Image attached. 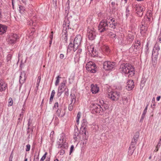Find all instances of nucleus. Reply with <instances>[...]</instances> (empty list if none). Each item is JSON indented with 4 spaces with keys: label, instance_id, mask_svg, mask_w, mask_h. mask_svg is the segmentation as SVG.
I'll return each mask as SVG.
<instances>
[{
    "label": "nucleus",
    "instance_id": "9d476101",
    "mask_svg": "<svg viewBox=\"0 0 161 161\" xmlns=\"http://www.w3.org/2000/svg\"><path fill=\"white\" fill-rule=\"evenodd\" d=\"M19 38V36L16 34H11L8 36V42L10 44H14L16 42L17 40Z\"/></svg>",
    "mask_w": 161,
    "mask_h": 161
},
{
    "label": "nucleus",
    "instance_id": "3c124183",
    "mask_svg": "<svg viewBox=\"0 0 161 161\" xmlns=\"http://www.w3.org/2000/svg\"><path fill=\"white\" fill-rule=\"evenodd\" d=\"M161 144V143H160L159 142L156 147V148H157V149L156 150V152L158 151V149L160 147Z\"/></svg>",
    "mask_w": 161,
    "mask_h": 161
},
{
    "label": "nucleus",
    "instance_id": "f704fd0d",
    "mask_svg": "<svg viewBox=\"0 0 161 161\" xmlns=\"http://www.w3.org/2000/svg\"><path fill=\"white\" fill-rule=\"evenodd\" d=\"M26 80V77H20L19 78V82L20 84L23 83Z\"/></svg>",
    "mask_w": 161,
    "mask_h": 161
},
{
    "label": "nucleus",
    "instance_id": "69168bd1",
    "mask_svg": "<svg viewBox=\"0 0 161 161\" xmlns=\"http://www.w3.org/2000/svg\"><path fill=\"white\" fill-rule=\"evenodd\" d=\"M148 14V15H147V17H152V14L151 12V11H150L149 12H148V14Z\"/></svg>",
    "mask_w": 161,
    "mask_h": 161
},
{
    "label": "nucleus",
    "instance_id": "8fccbe9b",
    "mask_svg": "<svg viewBox=\"0 0 161 161\" xmlns=\"http://www.w3.org/2000/svg\"><path fill=\"white\" fill-rule=\"evenodd\" d=\"M109 35L110 36H113V38H117L115 34H114L113 32H110L109 33Z\"/></svg>",
    "mask_w": 161,
    "mask_h": 161
},
{
    "label": "nucleus",
    "instance_id": "412c9836",
    "mask_svg": "<svg viewBox=\"0 0 161 161\" xmlns=\"http://www.w3.org/2000/svg\"><path fill=\"white\" fill-rule=\"evenodd\" d=\"M128 87V90H132L134 87L133 81L132 80H129L127 82V85L126 86Z\"/></svg>",
    "mask_w": 161,
    "mask_h": 161
},
{
    "label": "nucleus",
    "instance_id": "4d7b16f0",
    "mask_svg": "<svg viewBox=\"0 0 161 161\" xmlns=\"http://www.w3.org/2000/svg\"><path fill=\"white\" fill-rule=\"evenodd\" d=\"M16 0H12V6L13 9H14V4L15 3Z\"/></svg>",
    "mask_w": 161,
    "mask_h": 161
},
{
    "label": "nucleus",
    "instance_id": "774afa93",
    "mask_svg": "<svg viewBox=\"0 0 161 161\" xmlns=\"http://www.w3.org/2000/svg\"><path fill=\"white\" fill-rule=\"evenodd\" d=\"M13 157V155L12 154V155H10L9 158V161H12Z\"/></svg>",
    "mask_w": 161,
    "mask_h": 161
},
{
    "label": "nucleus",
    "instance_id": "a878e982",
    "mask_svg": "<svg viewBox=\"0 0 161 161\" xmlns=\"http://www.w3.org/2000/svg\"><path fill=\"white\" fill-rule=\"evenodd\" d=\"M7 27L2 25L0 24V35H2L6 32Z\"/></svg>",
    "mask_w": 161,
    "mask_h": 161
},
{
    "label": "nucleus",
    "instance_id": "a19ab883",
    "mask_svg": "<svg viewBox=\"0 0 161 161\" xmlns=\"http://www.w3.org/2000/svg\"><path fill=\"white\" fill-rule=\"evenodd\" d=\"M47 154V152H46L42 156V157L41 158L40 161H44L46 158V155Z\"/></svg>",
    "mask_w": 161,
    "mask_h": 161
},
{
    "label": "nucleus",
    "instance_id": "ddd939ff",
    "mask_svg": "<svg viewBox=\"0 0 161 161\" xmlns=\"http://www.w3.org/2000/svg\"><path fill=\"white\" fill-rule=\"evenodd\" d=\"M81 40L82 37L80 35H78L76 36L74 41V43L75 45V46L76 48H77L80 45Z\"/></svg>",
    "mask_w": 161,
    "mask_h": 161
},
{
    "label": "nucleus",
    "instance_id": "c9c22d12",
    "mask_svg": "<svg viewBox=\"0 0 161 161\" xmlns=\"http://www.w3.org/2000/svg\"><path fill=\"white\" fill-rule=\"evenodd\" d=\"M125 13H126V14H125L126 18H127L129 16L130 14V10L128 8V6L126 8Z\"/></svg>",
    "mask_w": 161,
    "mask_h": 161
},
{
    "label": "nucleus",
    "instance_id": "de8ad7c7",
    "mask_svg": "<svg viewBox=\"0 0 161 161\" xmlns=\"http://www.w3.org/2000/svg\"><path fill=\"white\" fill-rule=\"evenodd\" d=\"M92 52L93 55L94 56H95L97 54V53H96V51L95 50H94V47L92 48Z\"/></svg>",
    "mask_w": 161,
    "mask_h": 161
},
{
    "label": "nucleus",
    "instance_id": "4468645a",
    "mask_svg": "<svg viewBox=\"0 0 161 161\" xmlns=\"http://www.w3.org/2000/svg\"><path fill=\"white\" fill-rule=\"evenodd\" d=\"M8 88L7 83L3 80L0 81V92H4Z\"/></svg>",
    "mask_w": 161,
    "mask_h": 161
},
{
    "label": "nucleus",
    "instance_id": "39448f33",
    "mask_svg": "<svg viewBox=\"0 0 161 161\" xmlns=\"http://www.w3.org/2000/svg\"><path fill=\"white\" fill-rule=\"evenodd\" d=\"M133 7L139 16L141 17L143 15V11L145 9L144 6L136 4L133 5Z\"/></svg>",
    "mask_w": 161,
    "mask_h": 161
},
{
    "label": "nucleus",
    "instance_id": "5fc2aeb1",
    "mask_svg": "<svg viewBox=\"0 0 161 161\" xmlns=\"http://www.w3.org/2000/svg\"><path fill=\"white\" fill-rule=\"evenodd\" d=\"M147 105L146 107L144 109L143 113V114H143L146 115V113L147 112Z\"/></svg>",
    "mask_w": 161,
    "mask_h": 161
},
{
    "label": "nucleus",
    "instance_id": "e2e57ef3",
    "mask_svg": "<svg viewBox=\"0 0 161 161\" xmlns=\"http://www.w3.org/2000/svg\"><path fill=\"white\" fill-rule=\"evenodd\" d=\"M67 90H65V95L67 96H68L69 94V90L68 88L66 89Z\"/></svg>",
    "mask_w": 161,
    "mask_h": 161
},
{
    "label": "nucleus",
    "instance_id": "c03bdc74",
    "mask_svg": "<svg viewBox=\"0 0 161 161\" xmlns=\"http://www.w3.org/2000/svg\"><path fill=\"white\" fill-rule=\"evenodd\" d=\"M56 114L58 116V117H60L61 115V110L58 109L57 110L56 113Z\"/></svg>",
    "mask_w": 161,
    "mask_h": 161
},
{
    "label": "nucleus",
    "instance_id": "37998d69",
    "mask_svg": "<svg viewBox=\"0 0 161 161\" xmlns=\"http://www.w3.org/2000/svg\"><path fill=\"white\" fill-rule=\"evenodd\" d=\"M111 0L113 1L111 3V5H112L113 7H114V6L116 3L117 5H118V4L117 3V0Z\"/></svg>",
    "mask_w": 161,
    "mask_h": 161
},
{
    "label": "nucleus",
    "instance_id": "72a5a7b5",
    "mask_svg": "<svg viewBox=\"0 0 161 161\" xmlns=\"http://www.w3.org/2000/svg\"><path fill=\"white\" fill-rule=\"evenodd\" d=\"M122 101H123V104H125L126 103H128V98L126 96L122 97Z\"/></svg>",
    "mask_w": 161,
    "mask_h": 161
},
{
    "label": "nucleus",
    "instance_id": "f8f14e48",
    "mask_svg": "<svg viewBox=\"0 0 161 161\" xmlns=\"http://www.w3.org/2000/svg\"><path fill=\"white\" fill-rule=\"evenodd\" d=\"M63 29L62 30V37L64 41L67 42V28L66 23H64L63 24Z\"/></svg>",
    "mask_w": 161,
    "mask_h": 161
},
{
    "label": "nucleus",
    "instance_id": "0e129e2a",
    "mask_svg": "<svg viewBox=\"0 0 161 161\" xmlns=\"http://www.w3.org/2000/svg\"><path fill=\"white\" fill-rule=\"evenodd\" d=\"M135 44H141L140 41L138 40H136L135 41Z\"/></svg>",
    "mask_w": 161,
    "mask_h": 161
},
{
    "label": "nucleus",
    "instance_id": "f3484780",
    "mask_svg": "<svg viewBox=\"0 0 161 161\" xmlns=\"http://www.w3.org/2000/svg\"><path fill=\"white\" fill-rule=\"evenodd\" d=\"M112 18L110 14H107L104 17L103 19L102 20L109 24L110 23L111 19Z\"/></svg>",
    "mask_w": 161,
    "mask_h": 161
},
{
    "label": "nucleus",
    "instance_id": "1a4fd4ad",
    "mask_svg": "<svg viewBox=\"0 0 161 161\" xmlns=\"http://www.w3.org/2000/svg\"><path fill=\"white\" fill-rule=\"evenodd\" d=\"M120 96L119 92H112L108 94V97L113 101L118 100Z\"/></svg>",
    "mask_w": 161,
    "mask_h": 161
},
{
    "label": "nucleus",
    "instance_id": "7c9ffc66",
    "mask_svg": "<svg viewBox=\"0 0 161 161\" xmlns=\"http://www.w3.org/2000/svg\"><path fill=\"white\" fill-rule=\"evenodd\" d=\"M139 136L140 133L139 132H136L132 140H133V141H135L136 142H137L138 140Z\"/></svg>",
    "mask_w": 161,
    "mask_h": 161
},
{
    "label": "nucleus",
    "instance_id": "4be33fe9",
    "mask_svg": "<svg viewBox=\"0 0 161 161\" xmlns=\"http://www.w3.org/2000/svg\"><path fill=\"white\" fill-rule=\"evenodd\" d=\"M91 91L93 94H96L99 91V87L97 85H91Z\"/></svg>",
    "mask_w": 161,
    "mask_h": 161
},
{
    "label": "nucleus",
    "instance_id": "09e8293b",
    "mask_svg": "<svg viewBox=\"0 0 161 161\" xmlns=\"http://www.w3.org/2000/svg\"><path fill=\"white\" fill-rule=\"evenodd\" d=\"M31 146L30 144H27L26 146V152L29 151L30 149Z\"/></svg>",
    "mask_w": 161,
    "mask_h": 161
},
{
    "label": "nucleus",
    "instance_id": "6e6d98bb",
    "mask_svg": "<svg viewBox=\"0 0 161 161\" xmlns=\"http://www.w3.org/2000/svg\"><path fill=\"white\" fill-rule=\"evenodd\" d=\"M39 153H38V155L37 157L35 158H34V161H36V160L38 161L39 159Z\"/></svg>",
    "mask_w": 161,
    "mask_h": 161
},
{
    "label": "nucleus",
    "instance_id": "13d9d810",
    "mask_svg": "<svg viewBox=\"0 0 161 161\" xmlns=\"http://www.w3.org/2000/svg\"><path fill=\"white\" fill-rule=\"evenodd\" d=\"M53 97H54L50 96V100H49V103L50 104L53 101Z\"/></svg>",
    "mask_w": 161,
    "mask_h": 161
},
{
    "label": "nucleus",
    "instance_id": "864d4df0",
    "mask_svg": "<svg viewBox=\"0 0 161 161\" xmlns=\"http://www.w3.org/2000/svg\"><path fill=\"white\" fill-rule=\"evenodd\" d=\"M74 146L73 145H72L70 147V152H69V155H70L71 154V153L72 152L73 150L74 149Z\"/></svg>",
    "mask_w": 161,
    "mask_h": 161
},
{
    "label": "nucleus",
    "instance_id": "052dcab7",
    "mask_svg": "<svg viewBox=\"0 0 161 161\" xmlns=\"http://www.w3.org/2000/svg\"><path fill=\"white\" fill-rule=\"evenodd\" d=\"M65 112L63 111H61V115L60 117H63L64 114H65Z\"/></svg>",
    "mask_w": 161,
    "mask_h": 161
},
{
    "label": "nucleus",
    "instance_id": "f03ea898",
    "mask_svg": "<svg viewBox=\"0 0 161 161\" xmlns=\"http://www.w3.org/2000/svg\"><path fill=\"white\" fill-rule=\"evenodd\" d=\"M63 136L64 135L63 134H61L60 137H58L59 138V140L57 142L58 145V148L61 149L59 152L60 154L61 155H64L65 153L64 150L63 149H66L68 147L67 143L65 142H64V138H63Z\"/></svg>",
    "mask_w": 161,
    "mask_h": 161
},
{
    "label": "nucleus",
    "instance_id": "e433bc0d",
    "mask_svg": "<svg viewBox=\"0 0 161 161\" xmlns=\"http://www.w3.org/2000/svg\"><path fill=\"white\" fill-rule=\"evenodd\" d=\"M19 11L20 13H23L25 10V8L22 6L20 5L19 6Z\"/></svg>",
    "mask_w": 161,
    "mask_h": 161
},
{
    "label": "nucleus",
    "instance_id": "603ef678",
    "mask_svg": "<svg viewBox=\"0 0 161 161\" xmlns=\"http://www.w3.org/2000/svg\"><path fill=\"white\" fill-rule=\"evenodd\" d=\"M25 72L24 71L21 72L20 75V77H25Z\"/></svg>",
    "mask_w": 161,
    "mask_h": 161
},
{
    "label": "nucleus",
    "instance_id": "0eeeda50",
    "mask_svg": "<svg viewBox=\"0 0 161 161\" xmlns=\"http://www.w3.org/2000/svg\"><path fill=\"white\" fill-rule=\"evenodd\" d=\"M115 63L109 61H106L103 64V68L106 70H111L115 67Z\"/></svg>",
    "mask_w": 161,
    "mask_h": 161
},
{
    "label": "nucleus",
    "instance_id": "aec40b11",
    "mask_svg": "<svg viewBox=\"0 0 161 161\" xmlns=\"http://www.w3.org/2000/svg\"><path fill=\"white\" fill-rule=\"evenodd\" d=\"M75 45L74 43L73 44L71 42H70L68 47L67 50V52H69L72 50L74 52H75L77 49V48H75Z\"/></svg>",
    "mask_w": 161,
    "mask_h": 161
},
{
    "label": "nucleus",
    "instance_id": "c85d7f7f",
    "mask_svg": "<svg viewBox=\"0 0 161 161\" xmlns=\"http://www.w3.org/2000/svg\"><path fill=\"white\" fill-rule=\"evenodd\" d=\"M102 102H103V104H102L101 106H102V110L103 111V114L104 113L106 110L108 108V106L107 104L104 103V101L103 100H102Z\"/></svg>",
    "mask_w": 161,
    "mask_h": 161
},
{
    "label": "nucleus",
    "instance_id": "b1692460",
    "mask_svg": "<svg viewBox=\"0 0 161 161\" xmlns=\"http://www.w3.org/2000/svg\"><path fill=\"white\" fill-rule=\"evenodd\" d=\"M67 81L66 80H64L63 82L60 84V86L58 87V90L62 91L66 90V88H64V87L65 86Z\"/></svg>",
    "mask_w": 161,
    "mask_h": 161
},
{
    "label": "nucleus",
    "instance_id": "bf43d9fd",
    "mask_svg": "<svg viewBox=\"0 0 161 161\" xmlns=\"http://www.w3.org/2000/svg\"><path fill=\"white\" fill-rule=\"evenodd\" d=\"M10 100V99H9V100ZM8 103H9V105L10 106H12V105H13V100H12V99H10V100L9 102H8Z\"/></svg>",
    "mask_w": 161,
    "mask_h": 161
},
{
    "label": "nucleus",
    "instance_id": "49530a36",
    "mask_svg": "<svg viewBox=\"0 0 161 161\" xmlns=\"http://www.w3.org/2000/svg\"><path fill=\"white\" fill-rule=\"evenodd\" d=\"M58 105H59L58 103V102H56L55 103L53 107V109H54V108L57 109V108H58Z\"/></svg>",
    "mask_w": 161,
    "mask_h": 161
},
{
    "label": "nucleus",
    "instance_id": "cd10ccee",
    "mask_svg": "<svg viewBox=\"0 0 161 161\" xmlns=\"http://www.w3.org/2000/svg\"><path fill=\"white\" fill-rule=\"evenodd\" d=\"M160 49V47L157 43L156 42L154 45V46L153 49V53H156L155 51H157V53H159L158 52Z\"/></svg>",
    "mask_w": 161,
    "mask_h": 161
},
{
    "label": "nucleus",
    "instance_id": "7ed1b4c3",
    "mask_svg": "<svg viewBox=\"0 0 161 161\" xmlns=\"http://www.w3.org/2000/svg\"><path fill=\"white\" fill-rule=\"evenodd\" d=\"M102 106L97 104H94L92 107V113L93 114H98L100 115L103 114Z\"/></svg>",
    "mask_w": 161,
    "mask_h": 161
},
{
    "label": "nucleus",
    "instance_id": "393cba45",
    "mask_svg": "<svg viewBox=\"0 0 161 161\" xmlns=\"http://www.w3.org/2000/svg\"><path fill=\"white\" fill-rule=\"evenodd\" d=\"M79 134H81L80 133V132H79L78 129H75L74 135V138L75 141H77L78 138H80V135Z\"/></svg>",
    "mask_w": 161,
    "mask_h": 161
},
{
    "label": "nucleus",
    "instance_id": "6ab92c4d",
    "mask_svg": "<svg viewBox=\"0 0 161 161\" xmlns=\"http://www.w3.org/2000/svg\"><path fill=\"white\" fill-rule=\"evenodd\" d=\"M147 27L146 25L142 24V25L140 26V33L142 35L146 33L147 30Z\"/></svg>",
    "mask_w": 161,
    "mask_h": 161
},
{
    "label": "nucleus",
    "instance_id": "2eb2a0df",
    "mask_svg": "<svg viewBox=\"0 0 161 161\" xmlns=\"http://www.w3.org/2000/svg\"><path fill=\"white\" fill-rule=\"evenodd\" d=\"M141 44H135L133 46H132L129 49V51L130 52H136L140 51L141 49Z\"/></svg>",
    "mask_w": 161,
    "mask_h": 161
},
{
    "label": "nucleus",
    "instance_id": "6e6552de",
    "mask_svg": "<svg viewBox=\"0 0 161 161\" xmlns=\"http://www.w3.org/2000/svg\"><path fill=\"white\" fill-rule=\"evenodd\" d=\"M108 24L101 20L98 27V30L100 33L107 31L108 29Z\"/></svg>",
    "mask_w": 161,
    "mask_h": 161
},
{
    "label": "nucleus",
    "instance_id": "9b49d317",
    "mask_svg": "<svg viewBox=\"0 0 161 161\" xmlns=\"http://www.w3.org/2000/svg\"><path fill=\"white\" fill-rule=\"evenodd\" d=\"M131 66V65L128 64H123L120 66V71L121 73H124L125 74H126L127 73L128 70L130 68Z\"/></svg>",
    "mask_w": 161,
    "mask_h": 161
},
{
    "label": "nucleus",
    "instance_id": "a18cd8bd",
    "mask_svg": "<svg viewBox=\"0 0 161 161\" xmlns=\"http://www.w3.org/2000/svg\"><path fill=\"white\" fill-rule=\"evenodd\" d=\"M68 109H69V110L70 111H72V110L73 109V105L72 104V103H70L69 105V106H68Z\"/></svg>",
    "mask_w": 161,
    "mask_h": 161
},
{
    "label": "nucleus",
    "instance_id": "ea45409f",
    "mask_svg": "<svg viewBox=\"0 0 161 161\" xmlns=\"http://www.w3.org/2000/svg\"><path fill=\"white\" fill-rule=\"evenodd\" d=\"M28 124H27V125H28L27 129L29 130L30 129L29 126H30V125H31V124L32 123V120H31V118H30L29 119H28Z\"/></svg>",
    "mask_w": 161,
    "mask_h": 161
},
{
    "label": "nucleus",
    "instance_id": "f257e3e1",
    "mask_svg": "<svg viewBox=\"0 0 161 161\" xmlns=\"http://www.w3.org/2000/svg\"><path fill=\"white\" fill-rule=\"evenodd\" d=\"M87 124L88 123L86 120L84 119L82 120L80 133L81 134L82 136V139L83 140V145L86 143L88 137L89 133L86 130Z\"/></svg>",
    "mask_w": 161,
    "mask_h": 161
},
{
    "label": "nucleus",
    "instance_id": "bb28decb",
    "mask_svg": "<svg viewBox=\"0 0 161 161\" xmlns=\"http://www.w3.org/2000/svg\"><path fill=\"white\" fill-rule=\"evenodd\" d=\"M158 54L159 53H153L152 52V61L153 62L155 63L157 61L158 59Z\"/></svg>",
    "mask_w": 161,
    "mask_h": 161
},
{
    "label": "nucleus",
    "instance_id": "423d86ee",
    "mask_svg": "<svg viewBox=\"0 0 161 161\" xmlns=\"http://www.w3.org/2000/svg\"><path fill=\"white\" fill-rule=\"evenodd\" d=\"M87 36L90 40H93L95 38V30L92 27H88L87 29Z\"/></svg>",
    "mask_w": 161,
    "mask_h": 161
},
{
    "label": "nucleus",
    "instance_id": "2f4dec72",
    "mask_svg": "<svg viewBox=\"0 0 161 161\" xmlns=\"http://www.w3.org/2000/svg\"><path fill=\"white\" fill-rule=\"evenodd\" d=\"M135 148L133 147H131L130 148V147L129 148V151H128V154L129 155L131 156L134 152Z\"/></svg>",
    "mask_w": 161,
    "mask_h": 161
},
{
    "label": "nucleus",
    "instance_id": "473e14b6",
    "mask_svg": "<svg viewBox=\"0 0 161 161\" xmlns=\"http://www.w3.org/2000/svg\"><path fill=\"white\" fill-rule=\"evenodd\" d=\"M136 143L137 142L132 140L130 146V148L131 147L135 148V146L136 145Z\"/></svg>",
    "mask_w": 161,
    "mask_h": 161
},
{
    "label": "nucleus",
    "instance_id": "680f3d73",
    "mask_svg": "<svg viewBox=\"0 0 161 161\" xmlns=\"http://www.w3.org/2000/svg\"><path fill=\"white\" fill-rule=\"evenodd\" d=\"M55 93V91L54 90H52L51 93V96L54 97Z\"/></svg>",
    "mask_w": 161,
    "mask_h": 161
},
{
    "label": "nucleus",
    "instance_id": "4c0bfd02",
    "mask_svg": "<svg viewBox=\"0 0 161 161\" xmlns=\"http://www.w3.org/2000/svg\"><path fill=\"white\" fill-rule=\"evenodd\" d=\"M61 78V77L59 75H58L56 77V80L55 83V85L56 86H57L59 82V79Z\"/></svg>",
    "mask_w": 161,
    "mask_h": 161
},
{
    "label": "nucleus",
    "instance_id": "c756f323",
    "mask_svg": "<svg viewBox=\"0 0 161 161\" xmlns=\"http://www.w3.org/2000/svg\"><path fill=\"white\" fill-rule=\"evenodd\" d=\"M12 58V55L10 54L8 55L6 58L7 66L11 64V60Z\"/></svg>",
    "mask_w": 161,
    "mask_h": 161
},
{
    "label": "nucleus",
    "instance_id": "5701e85b",
    "mask_svg": "<svg viewBox=\"0 0 161 161\" xmlns=\"http://www.w3.org/2000/svg\"><path fill=\"white\" fill-rule=\"evenodd\" d=\"M134 69V67L131 65L130 68L128 70L127 73L126 74H128V76H130L131 77L133 76L135 73V71Z\"/></svg>",
    "mask_w": 161,
    "mask_h": 161
},
{
    "label": "nucleus",
    "instance_id": "338daca9",
    "mask_svg": "<svg viewBox=\"0 0 161 161\" xmlns=\"http://www.w3.org/2000/svg\"><path fill=\"white\" fill-rule=\"evenodd\" d=\"M81 116V114L80 112H78L77 114V119H80Z\"/></svg>",
    "mask_w": 161,
    "mask_h": 161
},
{
    "label": "nucleus",
    "instance_id": "79ce46f5",
    "mask_svg": "<svg viewBox=\"0 0 161 161\" xmlns=\"http://www.w3.org/2000/svg\"><path fill=\"white\" fill-rule=\"evenodd\" d=\"M64 92V91H61V90H58V92H57V96L58 97H59L61 95V94H62V93H63Z\"/></svg>",
    "mask_w": 161,
    "mask_h": 161
},
{
    "label": "nucleus",
    "instance_id": "58836bf2",
    "mask_svg": "<svg viewBox=\"0 0 161 161\" xmlns=\"http://www.w3.org/2000/svg\"><path fill=\"white\" fill-rule=\"evenodd\" d=\"M70 97H71V103H73V101H74V99L75 100L74 101V103L75 102V94L72 95L71 94L70 95Z\"/></svg>",
    "mask_w": 161,
    "mask_h": 161
},
{
    "label": "nucleus",
    "instance_id": "20e7f679",
    "mask_svg": "<svg viewBox=\"0 0 161 161\" xmlns=\"http://www.w3.org/2000/svg\"><path fill=\"white\" fill-rule=\"evenodd\" d=\"M86 70L92 73H95L97 71V67L96 64L92 61H89L88 62L86 65Z\"/></svg>",
    "mask_w": 161,
    "mask_h": 161
},
{
    "label": "nucleus",
    "instance_id": "dca6fc26",
    "mask_svg": "<svg viewBox=\"0 0 161 161\" xmlns=\"http://www.w3.org/2000/svg\"><path fill=\"white\" fill-rule=\"evenodd\" d=\"M111 21L112 22L111 23H110L109 24V25H108L109 27L113 29H116L118 24V23L116 22L115 19L114 18H112L111 19Z\"/></svg>",
    "mask_w": 161,
    "mask_h": 161
},
{
    "label": "nucleus",
    "instance_id": "a211bd4d",
    "mask_svg": "<svg viewBox=\"0 0 161 161\" xmlns=\"http://www.w3.org/2000/svg\"><path fill=\"white\" fill-rule=\"evenodd\" d=\"M134 39V36L132 32H129L126 36V39L129 43H131Z\"/></svg>",
    "mask_w": 161,
    "mask_h": 161
}]
</instances>
